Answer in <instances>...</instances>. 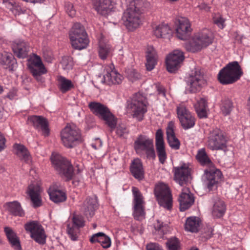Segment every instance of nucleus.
<instances>
[{
    "mask_svg": "<svg viewBox=\"0 0 250 250\" xmlns=\"http://www.w3.org/2000/svg\"><path fill=\"white\" fill-rule=\"evenodd\" d=\"M206 180L205 184L209 190H211L213 187L216 185L222 178V174L221 171L213 167L205 171Z\"/></svg>",
    "mask_w": 250,
    "mask_h": 250,
    "instance_id": "6ab92c4d",
    "label": "nucleus"
},
{
    "mask_svg": "<svg viewBox=\"0 0 250 250\" xmlns=\"http://www.w3.org/2000/svg\"><path fill=\"white\" fill-rule=\"evenodd\" d=\"M88 106L90 111L100 119L109 110L106 105L96 102H90Z\"/></svg>",
    "mask_w": 250,
    "mask_h": 250,
    "instance_id": "2f4dec72",
    "label": "nucleus"
},
{
    "mask_svg": "<svg viewBox=\"0 0 250 250\" xmlns=\"http://www.w3.org/2000/svg\"><path fill=\"white\" fill-rule=\"evenodd\" d=\"M185 81L190 93H196L200 91L205 83L203 75L197 68L191 70L186 77Z\"/></svg>",
    "mask_w": 250,
    "mask_h": 250,
    "instance_id": "9d476101",
    "label": "nucleus"
},
{
    "mask_svg": "<svg viewBox=\"0 0 250 250\" xmlns=\"http://www.w3.org/2000/svg\"><path fill=\"white\" fill-rule=\"evenodd\" d=\"M12 48L14 54L19 58H25L28 56L29 45L22 40L18 39L14 41Z\"/></svg>",
    "mask_w": 250,
    "mask_h": 250,
    "instance_id": "412c9836",
    "label": "nucleus"
},
{
    "mask_svg": "<svg viewBox=\"0 0 250 250\" xmlns=\"http://www.w3.org/2000/svg\"><path fill=\"white\" fill-rule=\"evenodd\" d=\"M171 34V30L167 24H159L153 30V35L158 38H169Z\"/></svg>",
    "mask_w": 250,
    "mask_h": 250,
    "instance_id": "c9c22d12",
    "label": "nucleus"
},
{
    "mask_svg": "<svg viewBox=\"0 0 250 250\" xmlns=\"http://www.w3.org/2000/svg\"><path fill=\"white\" fill-rule=\"evenodd\" d=\"M40 193L41 188L38 184H32L28 186L27 194L30 198L34 208H38L42 205Z\"/></svg>",
    "mask_w": 250,
    "mask_h": 250,
    "instance_id": "b1692460",
    "label": "nucleus"
},
{
    "mask_svg": "<svg viewBox=\"0 0 250 250\" xmlns=\"http://www.w3.org/2000/svg\"><path fill=\"white\" fill-rule=\"evenodd\" d=\"M185 59L183 52L178 49L173 50L166 58V66L167 71L175 72L181 66Z\"/></svg>",
    "mask_w": 250,
    "mask_h": 250,
    "instance_id": "2eb2a0df",
    "label": "nucleus"
},
{
    "mask_svg": "<svg viewBox=\"0 0 250 250\" xmlns=\"http://www.w3.org/2000/svg\"><path fill=\"white\" fill-rule=\"evenodd\" d=\"M149 3L145 0H133L127 6L122 17L124 25L130 31L138 28L143 22V12Z\"/></svg>",
    "mask_w": 250,
    "mask_h": 250,
    "instance_id": "f257e3e1",
    "label": "nucleus"
},
{
    "mask_svg": "<svg viewBox=\"0 0 250 250\" xmlns=\"http://www.w3.org/2000/svg\"><path fill=\"white\" fill-rule=\"evenodd\" d=\"M147 250H163L162 247L157 243H150L146 246Z\"/></svg>",
    "mask_w": 250,
    "mask_h": 250,
    "instance_id": "680f3d73",
    "label": "nucleus"
},
{
    "mask_svg": "<svg viewBox=\"0 0 250 250\" xmlns=\"http://www.w3.org/2000/svg\"><path fill=\"white\" fill-rule=\"evenodd\" d=\"M128 130L126 126L124 124H119L116 129V134L120 137L124 136L126 134H127Z\"/></svg>",
    "mask_w": 250,
    "mask_h": 250,
    "instance_id": "4d7b16f0",
    "label": "nucleus"
},
{
    "mask_svg": "<svg viewBox=\"0 0 250 250\" xmlns=\"http://www.w3.org/2000/svg\"><path fill=\"white\" fill-rule=\"evenodd\" d=\"M6 140L2 133L0 132V151L5 147Z\"/></svg>",
    "mask_w": 250,
    "mask_h": 250,
    "instance_id": "0e129e2a",
    "label": "nucleus"
},
{
    "mask_svg": "<svg viewBox=\"0 0 250 250\" xmlns=\"http://www.w3.org/2000/svg\"><path fill=\"white\" fill-rule=\"evenodd\" d=\"M232 109V103L230 100H226L221 107V111L224 115H229Z\"/></svg>",
    "mask_w": 250,
    "mask_h": 250,
    "instance_id": "49530a36",
    "label": "nucleus"
},
{
    "mask_svg": "<svg viewBox=\"0 0 250 250\" xmlns=\"http://www.w3.org/2000/svg\"><path fill=\"white\" fill-rule=\"evenodd\" d=\"M17 96V90L16 89H12L7 94V97L10 100H13Z\"/></svg>",
    "mask_w": 250,
    "mask_h": 250,
    "instance_id": "69168bd1",
    "label": "nucleus"
},
{
    "mask_svg": "<svg viewBox=\"0 0 250 250\" xmlns=\"http://www.w3.org/2000/svg\"><path fill=\"white\" fill-rule=\"evenodd\" d=\"M167 245L169 250H179L180 243L176 238L169 239L167 242Z\"/></svg>",
    "mask_w": 250,
    "mask_h": 250,
    "instance_id": "de8ad7c7",
    "label": "nucleus"
},
{
    "mask_svg": "<svg viewBox=\"0 0 250 250\" xmlns=\"http://www.w3.org/2000/svg\"><path fill=\"white\" fill-rule=\"evenodd\" d=\"M99 243L101 244V246L104 249L109 248L111 246V244L110 238L108 236H106L104 233L102 238L100 239V242Z\"/></svg>",
    "mask_w": 250,
    "mask_h": 250,
    "instance_id": "603ef678",
    "label": "nucleus"
},
{
    "mask_svg": "<svg viewBox=\"0 0 250 250\" xmlns=\"http://www.w3.org/2000/svg\"><path fill=\"white\" fill-rule=\"evenodd\" d=\"M156 148L159 162L164 164L167 159L165 145L156 146Z\"/></svg>",
    "mask_w": 250,
    "mask_h": 250,
    "instance_id": "c03bdc74",
    "label": "nucleus"
},
{
    "mask_svg": "<svg viewBox=\"0 0 250 250\" xmlns=\"http://www.w3.org/2000/svg\"><path fill=\"white\" fill-rule=\"evenodd\" d=\"M174 123L170 121L167 127V138L168 143L172 149L178 150L180 148V142L175 136Z\"/></svg>",
    "mask_w": 250,
    "mask_h": 250,
    "instance_id": "a878e982",
    "label": "nucleus"
},
{
    "mask_svg": "<svg viewBox=\"0 0 250 250\" xmlns=\"http://www.w3.org/2000/svg\"><path fill=\"white\" fill-rule=\"evenodd\" d=\"M213 21L221 29L224 28L225 26V20L219 15L213 18Z\"/></svg>",
    "mask_w": 250,
    "mask_h": 250,
    "instance_id": "13d9d810",
    "label": "nucleus"
},
{
    "mask_svg": "<svg viewBox=\"0 0 250 250\" xmlns=\"http://www.w3.org/2000/svg\"><path fill=\"white\" fill-rule=\"evenodd\" d=\"M227 139L223 132L215 128L210 132L208 137L207 146L212 150H223L227 148Z\"/></svg>",
    "mask_w": 250,
    "mask_h": 250,
    "instance_id": "1a4fd4ad",
    "label": "nucleus"
},
{
    "mask_svg": "<svg viewBox=\"0 0 250 250\" xmlns=\"http://www.w3.org/2000/svg\"><path fill=\"white\" fill-rule=\"evenodd\" d=\"M176 112L181 125L184 129L187 130L194 126L195 118L185 103H182L177 105Z\"/></svg>",
    "mask_w": 250,
    "mask_h": 250,
    "instance_id": "ddd939ff",
    "label": "nucleus"
},
{
    "mask_svg": "<svg viewBox=\"0 0 250 250\" xmlns=\"http://www.w3.org/2000/svg\"><path fill=\"white\" fill-rule=\"evenodd\" d=\"M30 72L32 73L34 77L40 82L43 81V77L42 76V74H45L47 70L43 63L40 66H34L33 68H29Z\"/></svg>",
    "mask_w": 250,
    "mask_h": 250,
    "instance_id": "79ce46f5",
    "label": "nucleus"
},
{
    "mask_svg": "<svg viewBox=\"0 0 250 250\" xmlns=\"http://www.w3.org/2000/svg\"><path fill=\"white\" fill-rule=\"evenodd\" d=\"M30 121L33 123L35 128L42 131L44 136H48L49 134L48 123L46 119L37 116H33L30 118Z\"/></svg>",
    "mask_w": 250,
    "mask_h": 250,
    "instance_id": "bb28decb",
    "label": "nucleus"
},
{
    "mask_svg": "<svg viewBox=\"0 0 250 250\" xmlns=\"http://www.w3.org/2000/svg\"><path fill=\"white\" fill-rule=\"evenodd\" d=\"M134 149L138 154L145 152L148 158H155L153 139L146 136L140 135L137 138L134 142Z\"/></svg>",
    "mask_w": 250,
    "mask_h": 250,
    "instance_id": "9b49d317",
    "label": "nucleus"
},
{
    "mask_svg": "<svg viewBox=\"0 0 250 250\" xmlns=\"http://www.w3.org/2000/svg\"><path fill=\"white\" fill-rule=\"evenodd\" d=\"M156 87L159 95H161L163 97L166 96L165 89L163 86L157 84L156 85Z\"/></svg>",
    "mask_w": 250,
    "mask_h": 250,
    "instance_id": "338daca9",
    "label": "nucleus"
},
{
    "mask_svg": "<svg viewBox=\"0 0 250 250\" xmlns=\"http://www.w3.org/2000/svg\"><path fill=\"white\" fill-rule=\"evenodd\" d=\"M78 228L76 229L70 225H67V233L73 241H75L78 238Z\"/></svg>",
    "mask_w": 250,
    "mask_h": 250,
    "instance_id": "09e8293b",
    "label": "nucleus"
},
{
    "mask_svg": "<svg viewBox=\"0 0 250 250\" xmlns=\"http://www.w3.org/2000/svg\"><path fill=\"white\" fill-rule=\"evenodd\" d=\"M130 170L132 175L138 180L144 178V170L143 165L139 159H134L130 166Z\"/></svg>",
    "mask_w": 250,
    "mask_h": 250,
    "instance_id": "cd10ccee",
    "label": "nucleus"
},
{
    "mask_svg": "<svg viewBox=\"0 0 250 250\" xmlns=\"http://www.w3.org/2000/svg\"><path fill=\"white\" fill-rule=\"evenodd\" d=\"M173 172L174 180L181 186H183L188 182L190 171L187 164L184 163L174 167Z\"/></svg>",
    "mask_w": 250,
    "mask_h": 250,
    "instance_id": "f3484780",
    "label": "nucleus"
},
{
    "mask_svg": "<svg viewBox=\"0 0 250 250\" xmlns=\"http://www.w3.org/2000/svg\"><path fill=\"white\" fill-rule=\"evenodd\" d=\"M226 205L222 200L218 198L214 200L211 208V213L214 217L220 218L222 217L226 211Z\"/></svg>",
    "mask_w": 250,
    "mask_h": 250,
    "instance_id": "7c9ffc66",
    "label": "nucleus"
},
{
    "mask_svg": "<svg viewBox=\"0 0 250 250\" xmlns=\"http://www.w3.org/2000/svg\"><path fill=\"white\" fill-rule=\"evenodd\" d=\"M3 3L6 7L10 10L13 7V4L15 2L9 1V0H3Z\"/></svg>",
    "mask_w": 250,
    "mask_h": 250,
    "instance_id": "774afa93",
    "label": "nucleus"
},
{
    "mask_svg": "<svg viewBox=\"0 0 250 250\" xmlns=\"http://www.w3.org/2000/svg\"><path fill=\"white\" fill-rule=\"evenodd\" d=\"M5 206L8 211L12 214L20 217L24 215V211L18 201L8 202Z\"/></svg>",
    "mask_w": 250,
    "mask_h": 250,
    "instance_id": "e433bc0d",
    "label": "nucleus"
},
{
    "mask_svg": "<svg viewBox=\"0 0 250 250\" xmlns=\"http://www.w3.org/2000/svg\"><path fill=\"white\" fill-rule=\"evenodd\" d=\"M51 160L55 169L62 176L66 178L67 181L73 179L72 183L75 186H78L81 176L79 175L73 178L74 170L70 162L65 158L59 154H52Z\"/></svg>",
    "mask_w": 250,
    "mask_h": 250,
    "instance_id": "f03ea898",
    "label": "nucleus"
},
{
    "mask_svg": "<svg viewBox=\"0 0 250 250\" xmlns=\"http://www.w3.org/2000/svg\"><path fill=\"white\" fill-rule=\"evenodd\" d=\"M61 135L63 145L67 148L73 147L83 140L80 130L74 124H68L61 131Z\"/></svg>",
    "mask_w": 250,
    "mask_h": 250,
    "instance_id": "423d86ee",
    "label": "nucleus"
},
{
    "mask_svg": "<svg viewBox=\"0 0 250 250\" xmlns=\"http://www.w3.org/2000/svg\"><path fill=\"white\" fill-rule=\"evenodd\" d=\"M97 207V198L96 197H88L81 206V210L87 218H91L94 215Z\"/></svg>",
    "mask_w": 250,
    "mask_h": 250,
    "instance_id": "5701e85b",
    "label": "nucleus"
},
{
    "mask_svg": "<svg viewBox=\"0 0 250 250\" xmlns=\"http://www.w3.org/2000/svg\"><path fill=\"white\" fill-rule=\"evenodd\" d=\"M61 64L64 70H70L72 68L73 62L71 58L69 57H64L62 59Z\"/></svg>",
    "mask_w": 250,
    "mask_h": 250,
    "instance_id": "3c124183",
    "label": "nucleus"
},
{
    "mask_svg": "<svg viewBox=\"0 0 250 250\" xmlns=\"http://www.w3.org/2000/svg\"><path fill=\"white\" fill-rule=\"evenodd\" d=\"M155 229L160 235H163L165 233L167 227L164 225L163 222L158 221L154 226Z\"/></svg>",
    "mask_w": 250,
    "mask_h": 250,
    "instance_id": "6e6d98bb",
    "label": "nucleus"
},
{
    "mask_svg": "<svg viewBox=\"0 0 250 250\" xmlns=\"http://www.w3.org/2000/svg\"><path fill=\"white\" fill-rule=\"evenodd\" d=\"M73 223L75 227L79 228L83 227L84 225V221L82 216L77 214H74L72 218Z\"/></svg>",
    "mask_w": 250,
    "mask_h": 250,
    "instance_id": "8fccbe9b",
    "label": "nucleus"
},
{
    "mask_svg": "<svg viewBox=\"0 0 250 250\" xmlns=\"http://www.w3.org/2000/svg\"><path fill=\"white\" fill-rule=\"evenodd\" d=\"M177 37L181 40H186L191 31L188 20L185 17H180L177 19L176 29Z\"/></svg>",
    "mask_w": 250,
    "mask_h": 250,
    "instance_id": "a211bd4d",
    "label": "nucleus"
},
{
    "mask_svg": "<svg viewBox=\"0 0 250 250\" xmlns=\"http://www.w3.org/2000/svg\"><path fill=\"white\" fill-rule=\"evenodd\" d=\"M123 79V76L115 69L114 65L110 63L105 67L101 83L107 84H118L122 83Z\"/></svg>",
    "mask_w": 250,
    "mask_h": 250,
    "instance_id": "dca6fc26",
    "label": "nucleus"
},
{
    "mask_svg": "<svg viewBox=\"0 0 250 250\" xmlns=\"http://www.w3.org/2000/svg\"><path fill=\"white\" fill-rule=\"evenodd\" d=\"M200 223V219L198 217H189L186 220L185 225V229L192 232H196L198 230Z\"/></svg>",
    "mask_w": 250,
    "mask_h": 250,
    "instance_id": "4c0bfd02",
    "label": "nucleus"
},
{
    "mask_svg": "<svg viewBox=\"0 0 250 250\" xmlns=\"http://www.w3.org/2000/svg\"><path fill=\"white\" fill-rule=\"evenodd\" d=\"M66 12L71 17H73L76 14V11L73 8V5L70 2H67L65 5Z\"/></svg>",
    "mask_w": 250,
    "mask_h": 250,
    "instance_id": "bf43d9fd",
    "label": "nucleus"
},
{
    "mask_svg": "<svg viewBox=\"0 0 250 250\" xmlns=\"http://www.w3.org/2000/svg\"><path fill=\"white\" fill-rule=\"evenodd\" d=\"M48 193L50 200L55 203L64 202L67 199L65 192L61 189L57 184L51 186L48 190Z\"/></svg>",
    "mask_w": 250,
    "mask_h": 250,
    "instance_id": "393cba45",
    "label": "nucleus"
},
{
    "mask_svg": "<svg viewBox=\"0 0 250 250\" xmlns=\"http://www.w3.org/2000/svg\"><path fill=\"white\" fill-rule=\"evenodd\" d=\"M154 194L159 205L167 210L172 207V197L169 187L163 183L155 186Z\"/></svg>",
    "mask_w": 250,
    "mask_h": 250,
    "instance_id": "6e6552de",
    "label": "nucleus"
},
{
    "mask_svg": "<svg viewBox=\"0 0 250 250\" xmlns=\"http://www.w3.org/2000/svg\"><path fill=\"white\" fill-rule=\"evenodd\" d=\"M10 10L15 15H19L21 10V7L15 2L13 4V7Z\"/></svg>",
    "mask_w": 250,
    "mask_h": 250,
    "instance_id": "e2e57ef3",
    "label": "nucleus"
},
{
    "mask_svg": "<svg viewBox=\"0 0 250 250\" xmlns=\"http://www.w3.org/2000/svg\"><path fill=\"white\" fill-rule=\"evenodd\" d=\"M4 231L11 246L18 250H20L21 247L20 240L12 229L8 227H5L4 228Z\"/></svg>",
    "mask_w": 250,
    "mask_h": 250,
    "instance_id": "f704fd0d",
    "label": "nucleus"
},
{
    "mask_svg": "<svg viewBox=\"0 0 250 250\" xmlns=\"http://www.w3.org/2000/svg\"><path fill=\"white\" fill-rule=\"evenodd\" d=\"M132 191L133 195V216L135 219L142 220L145 217L144 197L138 188L132 187Z\"/></svg>",
    "mask_w": 250,
    "mask_h": 250,
    "instance_id": "4468645a",
    "label": "nucleus"
},
{
    "mask_svg": "<svg viewBox=\"0 0 250 250\" xmlns=\"http://www.w3.org/2000/svg\"><path fill=\"white\" fill-rule=\"evenodd\" d=\"M178 201L180 205V210L184 211L189 208L194 202L193 195L191 193L188 188H184L180 194Z\"/></svg>",
    "mask_w": 250,
    "mask_h": 250,
    "instance_id": "aec40b11",
    "label": "nucleus"
},
{
    "mask_svg": "<svg viewBox=\"0 0 250 250\" xmlns=\"http://www.w3.org/2000/svg\"><path fill=\"white\" fill-rule=\"evenodd\" d=\"M146 66L148 71L154 69L157 63V55L154 48L152 46H148L146 51Z\"/></svg>",
    "mask_w": 250,
    "mask_h": 250,
    "instance_id": "473e14b6",
    "label": "nucleus"
},
{
    "mask_svg": "<svg viewBox=\"0 0 250 250\" xmlns=\"http://www.w3.org/2000/svg\"><path fill=\"white\" fill-rule=\"evenodd\" d=\"M156 146L164 145V141L163 138V133L161 129L157 130L155 135Z\"/></svg>",
    "mask_w": 250,
    "mask_h": 250,
    "instance_id": "864d4df0",
    "label": "nucleus"
},
{
    "mask_svg": "<svg viewBox=\"0 0 250 250\" xmlns=\"http://www.w3.org/2000/svg\"><path fill=\"white\" fill-rule=\"evenodd\" d=\"M194 107L197 114L200 118H206L208 117V111L207 100L201 98L194 104Z\"/></svg>",
    "mask_w": 250,
    "mask_h": 250,
    "instance_id": "72a5a7b5",
    "label": "nucleus"
},
{
    "mask_svg": "<svg viewBox=\"0 0 250 250\" xmlns=\"http://www.w3.org/2000/svg\"><path fill=\"white\" fill-rule=\"evenodd\" d=\"M99 56L102 60H105L111 55L113 49L108 42L103 38L99 40Z\"/></svg>",
    "mask_w": 250,
    "mask_h": 250,
    "instance_id": "c756f323",
    "label": "nucleus"
},
{
    "mask_svg": "<svg viewBox=\"0 0 250 250\" xmlns=\"http://www.w3.org/2000/svg\"><path fill=\"white\" fill-rule=\"evenodd\" d=\"M196 158L202 165L212 166L211 160L207 155L205 149L201 148L198 150Z\"/></svg>",
    "mask_w": 250,
    "mask_h": 250,
    "instance_id": "37998d69",
    "label": "nucleus"
},
{
    "mask_svg": "<svg viewBox=\"0 0 250 250\" xmlns=\"http://www.w3.org/2000/svg\"><path fill=\"white\" fill-rule=\"evenodd\" d=\"M13 147L16 154L21 160L27 163L31 162V155L27 148L24 145L16 144L14 145Z\"/></svg>",
    "mask_w": 250,
    "mask_h": 250,
    "instance_id": "c85d7f7f",
    "label": "nucleus"
},
{
    "mask_svg": "<svg viewBox=\"0 0 250 250\" xmlns=\"http://www.w3.org/2000/svg\"><path fill=\"white\" fill-rule=\"evenodd\" d=\"M104 235L103 232H98L92 235L90 239V242L92 243L96 242H99L100 239L102 238V236Z\"/></svg>",
    "mask_w": 250,
    "mask_h": 250,
    "instance_id": "052dcab7",
    "label": "nucleus"
},
{
    "mask_svg": "<svg viewBox=\"0 0 250 250\" xmlns=\"http://www.w3.org/2000/svg\"><path fill=\"white\" fill-rule=\"evenodd\" d=\"M113 0H99L94 3V8L99 14L106 16L115 8Z\"/></svg>",
    "mask_w": 250,
    "mask_h": 250,
    "instance_id": "4be33fe9",
    "label": "nucleus"
},
{
    "mask_svg": "<svg viewBox=\"0 0 250 250\" xmlns=\"http://www.w3.org/2000/svg\"><path fill=\"white\" fill-rule=\"evenodd\" d=\"M147 102L146 98L140 93L134 94L128 107L132 112L133 117L139 121L143 119L147 111Z\"/></svg>",
    "mask_w": 250,
    "mask_h": 250,
    "instance_id": "0eeeda50",
    "label": "nucleus"
},
{
    "mask_svg": "<svg viewBox=\"0 0 250 250\" xmlns=\"http://www.w3.org/2000/svg\"><path fill=\"white\" fill-rule=\"evenodd\" d=\"M58 80L59 89L62 93H65L74 87V84L71 80L63 76L59 77Z\"/></svg>",
    "mask_w": 250,
    "mask_h": 250,
    "instance_id": "ea45409f",
    "label": "nucleus"
},
{
    "mask_svg": "<svg viewBox=\"0 0 250 250\" xmlns=\"http://www.w3.org/2000/svg\"><path fill=\"white\" fill-rule=\"evenodd\" d=\"M212 32L208 29L196 33L192 39L185 44V47L188 51L196 52L207 47L213 41Z\"/></svg>",
    "mask_w": 250,
    "mask_h": 250,
    "instance_id": "7ed1b4c3",
    "label": "nucleus"
},
{
    "mask_svg": "<svg viewBox=\"0 0 250 250\" xmlns=\"http://www.w3.org/2000/svg\"><path fill=\"white\" fill-rule=\"evenodd\" d=\"M105 122V124L110 128L111 131H112L116 127L117 124V118L109 110L101 118Z\"/></svg>",
    "mask_w": 250,
    "mask_h": 250,
    "instance_id": "a19ab883",
    "label": "nucleus"
},
{
    "mask_svg": "<svg viewBox=\"0 0 250 250\" xmlns=\"http://www.w3.org/2000/svg\"><path fill=\"white\" fill-rule=\"evenodd\" d=\"M127 77L131 81H136L141 78V75L135 69H131L127 71Z\"/></svg>",
    "mask_w": 250,
    "mask_h": 250,
    "instance_id": "5fc2aeb1",
    "label": "nucleus"
},
{
    "mask_svg": "<svg viewBox=\"0 0 250 250\" xmlns=\"http://www.w3.org/2000/svg\"><path fill=\"white\" fill-rule=\"evenodd\" d=\"M24 229L36 242L41 245L45 243L46 235L43 227L39 222L37 221L28 222L24 225Z\"/></svg>",
    "mask_w": 250,
    "mask_h": 250,
    "instance_id": "f8f14e48",
    "label": "nucleus"
},
{
    "mask_svg": "<svg viewBox=\"0 0 250 250\" xmlns=\"http://www.w3.org/2000/svg\"><path fill=\"white\" fill-rule=\"evenodd\" d=\"M42 63L41 58L37 55H34L28 60V67L33 68L34 66H40Z\"/></svg>",
    "mask_w": 250,
    "mask_h": 250,
    "instance_id": "a18cd8bd",
    "label": "nucleus"
},
{
    "mask_svg": "<svg viewBox=\"0 0 250 250\" xmlns=\"http://www.w3.org/2000/svg\"><path fill=\"white\" fill-rule=\"evenodd\" d=\"M69 36L72 46L75 49H83L89 44L87 34L84 26L80 23L74 24L69 31Z\"/></svg>",
    "mask_w": 250,
    "mask_h": 250,
    "instance_id": "39448f33",
    "label": "nucleus"
},
{
    "mask_svg": "<svg viewBox=\"0 0 250 250\" xmlns=\"http://www.w3.org/2000/svg\"><path fill=\"white\" fill-rule=\"evenodd\" d=\"M10 54L4 52L0 54V64L4 68L8 69L9 71H13L14 61Z\"/></svg>",
    "mask_w": 250,
    "mask_h": 250,
    "instance_id": "58836bf2",
    "label": "nucleus"
},
{
    "mask_svg": "<svg viewBox=\"0 0 250 250\" xmlns=\"http://www.w3.org/2000/svg\"><path fill=\"white\" fill-rule=\"evenodd\" d=\"M243 74L239 63L234 61L221 69L218 74V80L222 84H231L238 81Z\"/></svg>",
    "mask_w": 250,
    "mask_h": 250,
    "instance_id": "20e7f679",
    "label": "nucleus"
}]
</instances>
